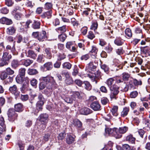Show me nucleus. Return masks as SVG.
Returning <instances> with one entry per match:
<instances>
[{
	"mask_svg": "<svg viewBox=\"0 0 150 150\" xmlns=\"http://www.w3.org/2000/svg\"><path fill=\"white\" fill-rule=\"evenodd\" d=\"M51 84H56V82L52 76H47L42 78V81L39 85L40 90H42L46 87V88L50 89Z\"/></svg>",
	"mask_w": 150,
	"mask_h": 150,
	"instance_id": "f257e3e1",
	"label": "nucleus"
},
{
	"mask_svg": "<svg viewBox=\"0 0 150 150\" xmlns=\"http://www.w3.org/2000/svg\"><path fill=\"white\" fill-rule=\"evenodd\" d=\"M32 35L33 38L37 39L40 41L42 42L47 39L46 33L44 30H42L40 32H33Z\"/></svg>",
	"mask_w": 150,
	"mask_h": 150,
	"instance_id": "f03ea898",
	"label": "nucleus"
},
{
	"mask_svg": "<svg viewBox=\"0 0 150 150\" xmlns=\"http://www.w3.org/2000/svg\"><path fill=\"white\" fill-rule=\"evenodd\" d=\"M128 129V128L126 126L120 127L119 129L116 128L115 131L113 132V135L116 138H120L122 136V134L125 133Z\"/></svg>",
	"mask_w": 150,
	"mask_h": 150,
	"instance_id": "7ed1b4c3",
	"label": "nucleus"
},
{
	"mask_svg": "<svg viewBox=\"0 0 150 150\" xmlns=\"http://www.w3.org/2000/svg\"><path fill=\"white\" fill-rule=\"evenodd\" d=\"M110 96L111 99H117V95L119 92V88L117 86L113 85L112 86L110 87Z\"/></svg>",
	"mask_w": 150,
	"mask_h": 150,
	"instance_id": "20e7f679",
	"label": "nucleus"
},
{
	"mask_svg": "<svg viewBox=\"0 0 150 150\" xmlns=\"http://www.w3.org/2000/svg\"><path fill=\"white\" fill-rule=\"evenodd\" d=\"M7 114L8 120L11 122L14 121L18 117L17 114L13 109H9Z\"/></svg>",
	"mask_w": 150,
	"mask_h": 150,
	"instance_id": "39448f33",
	"label": "nucleus"
},
{
	"mask_svg": "<svg viewBox=\"0 0 150 150\" xmlns=\"http://www.w3.org/2000/svg\"><path fill=\"white\" fill-rule=\"evenodd\" d=\"M100 75V72L99 71H97L94 74L91 73L87 75L88 77L90 78L92 82H94L97 84L99 79Z\"/></svg>",
	"mask_w": 150,
	"mask_h": 150,
	"instance_id": "423d86ee",
	"label": "nucleus"
},
{
	"mask_svg": "<svg viewBox=\"0 0 150 150\" xmlns=\"http://www.w3.org/2000/svg\"><path fill=\"white\" fill-rule=\"evenodd\" d=\"M8 90L10 93L14 95L16 98L19 96L20 92L18 91L17 87L16 85L10 86Z\"/></svg>",
	"mask_w": 150,
	"mask_h": 150,
	"instance_id": "0eeeda50",
	"label": "nucleus"
},
{
	"mask_svg": "<svg viewBox=\"0 0 150 150\" xmlns=\"http://www.w3.org/2000/svg\"><path fill=\"white\" fill-rule=\"evenodd\" d=\"M141 54H144L146 57L150 56V48L148 46L140 47Z\"/></svg>",
	"mask_w": 150,
	"mask_h": 150,
	"instance_id": "6e6552de",
	"label": "nucleus"
},
{
	"mask_svg": "<svg viewBox=\"0 0 150 150\" xmlns=\"http://www.w3.org/2000/svg\"><path fill=\"white\" fill-rule=\"evenodd\" d=\"M53 68V64L52 62H47L45 63L41 68L42 70L50 71Z\"/></svg>",
	"mask_w": 150,
	"mask_h": 150,
	"instance_id": "1a4fd4ad",
	"label": "nucleus"
},
{
	"mask_svg": "<svg viewBox=\"0 0 150 150\" xmlns=\"http://www.w3.org/2000/svg\"><path fill=\"white\" fill-rule=\"evenodd\" d=\"M74 137L72 136L69 134H67L66 136V143L68 144H72L75 141Z\"/></svg>",
	"mask_w": 150,
	"mask_h": 150,
	"instance_id": "9d476101",
	"label": "nucleus"
},
{
	"mask_svg": "<svg viewBox=\"0 0 150 150\" xmlns=\"http://www.w3.org/2000/svg\"><path fill=\"white\" fill-rule=\"evenodd\" d=\"M44 103V102L42 101H38L36 104V110L35 112H34V114L35 115H37L38 113L40 110H41L42 109V106Z\"/></svg>",
	"mask_w": 150,
	"mask_h": 150,
	"instance_id": "9b49d317",
	"label": "nucleus"
},
{
	"mask_svg": "<svg viewBox=\"0 0 150 150\" xmlns=\"http://www.w3.org/2000/svg\"><path fill=\"white\" fill-rule=\"evenodd\" d=\"M0 23L3 24L10 25L13 22L11 19L5 17H3L0 19Z\"/></svg>",
	"mask_w": 150,
	"mask_h": 150,
	"instance_id": "f8f14e48",
	"label": "nucleus"
},
{
	"mask_svg": "<svg viewBox=\"0 0 150 150\" xmlns=\"http://www.w3.org/2000/svg\"><path fill=\"white\" fill-rule=\"evenodd\" d=\"M91 107L95 111H97L99 110L100 105L98 102L97 101H94L91 105Z\"/></svg>",
	"mask_w": 150,
	"mask_h": 150,
	"instance_id": "ddd939ff",
	"label": "nucleus"
},
{
	"mask_svg": "<svg viewBox=\"0 0 150 150\" xmlns=\"http://www.w3.org/2000/svg\"><path fill=\"white\" fill-rule=\"evenodd\" d=\"M49 117L48 115L46 113L42 114L39 116V120L44 122H46Z\"/></svg>",
	"mask_w": 150,
	"mask_h": 150,
	"instance_id": "4468645a",
	"label": "nucleus"
},
{
	"mask_svg": "<svg viewBox=\"0 0 150 150\" xmlns=\"http://www.w3.org/2000/svg\"><path fill=\"white\" fill-rule=\"evenodd\" d=\"M80 112L81 114L87 115L91 113L92 111L89 108L85 107L81 109L80 110Z\"/></svg>",
	"mask_w": 150,
	"mask_h": 150,
	"instance_id": "2eb2a0df",
	"label": "nucleus"
},
{
	"mask_svg": "<svg viewBox=\"0 0 150 150\" xmlns=\"http://www.w3.org/2000/svg\"><path fill=\"white\" fill-rule=\"evenodd\" d=\"M16 31L15 27L13 26H10L6 29V33L9 35H13L15 34Z\"/></svg>",
	"mask_w": 150,
	"mask_h": 150,
	"instance_id": "dca6fc26",
	"label": "nucleus"
},
{
	"mask_svg": "<svg viewBox=\"0 0 150 150\" xmlns=\"http://www.w3.org/2000/svg\"><path fill=\"white\" fill-rule=\"evenodd\" d=\"M26 55L28 57H30L34 59H35L37 56L36 54L32 50H29L28 51Z\"/></svg>",
	"mask_w": 150,
	"mask_h": 150,
	"instance_id": "f3484780",
	"label": "nucleus"
},
{
	"mask_svg": "<svg viewBox=\"0 0 150 150\" xmlns=\"http://www.w3.org/2000/svg\"><path fill=\"white\" fill-rule=\"evenodd\" d=\"M72 95L73 98H74V99L76 102L78 101V99L80 100L82 98L80 93L78 91L74 92Z\"/></svg>",
	"mask_w": 150,
	"mask_h": 150,
	"instance_id": "a211bd4d",
	"label": "nucleus"
},
{
	"mask_svg": "<svg viewBox=\"0 0 150 150\" xmlns=\"http://www.w3.org/2000/svg\"><path fill=\"white\" fill-rule=\"evenodd\" d=\"M21 64L26 67L29 66L33 62V61L30 59H24L21 60Z\"/></svg>",
	"mask_w": 150,
	"mask_h": 150,
	"instance_id": "6ab92c4d",
	"label": "nucleus"
},
{
	"mask_svg": "<svg viewBox=\"0 0 150 150\" xmlns=\"http://www.w3.org/2000/svg\"><path fill=\"white\" fill-rule=\"evenodd\" d=\"M45 53L46 54L47 57L48 59H50L51 58L52 56L51 52H53V50L50 48H47L45 49Z\"/></svg>",
	"mask_w": 150,
	"mask_h": 150,
	"instance_id": "aec40b11",
	"label": "nucleus"
},
{
	"mask_svg": "<svg viewBox=\"0 0 150 150\" xmlns=\"http://www.w3.org/2000/svg\"><path fill=\"white\" fill-rule=\"evenodd\" d=\"M14 110L18 112H21L23 111V105L21 103H18L15 105Z\"/></svg>",
	"mask_w": 150,
	"mask_h": 150,
	"instance_id": "412c9836",
	"label": "nucleus"
},
{
	"mask_svg": "<svg viewBox=\"0 0 150 150\" xmlns=\"http://www.w3.org/2000/svg\"><path fill=\"white\" fill-rule=\"evenodd\" d=\"M62 98L66 102L68 103L71 104L73 103L74 101L76 102L74 99V98L72 97V95L71 96V97H66L64 98L63 97Z\"/></svg>",
	"mask_w": 150,
	"mask_h": 150,
	"instance_id": "4be33fe9",
	"label": "nucleus"
},
{
	"mask_svg": "<svg viewBox=\"0 0 150 150\" xmlns=\"http://www.w3.org/2000/svg\"><path fill=\"white\" fill-rule=\"evenodd\" d=\"M82 87H84L86 90L90 91L91 90L92 86L90 83L88 81L83 82Z\"/></svg>",
	"mask_w": 150,
	"mask_h": 150,
	"instance_id": "5701e85b",
	"label": "nucleus"
},
{
	"mask_svg": "<svg viewBox=\"0 0 150 150\" xmlns=\"http://www.w3.org/2000/svg\"><path fill=\"white\" fill-rule=\"evenodd\" d=\"M2 58L7 62L11 58L12 56L11 54H9L8 52H3Z\"/></svg>",
	"mask_w": 150,
	"mask_h": 150,
	"instance_id": "b1692460",
	"label": "nucleus"
},
{
	"mask_svg": "<svg viewBox=\"0 0 150 150\" xmlns=\"http://www.w3.org/2000/svg\"><path fill=\"white\" fill-rule=\"evenodd\" d=\"M11 65L13 68L16 69L19 65L18 60L16 59H13L11 61Z\"/></svg>",
	"mask_w": 150,
	"mask_h": 150,
	"instance_id": "393cba45",
	"label": "nucleus"
},
{
	"mask_svg": "<svg viewBox=\"0 0 150 150\" xmlns=\"http://www.w3.org/2000/svg\"><path fill=\"white\" fill-rule=\"evenodd\" d=\"M52 11L50 10L49 11L45 12L42 13L41 15V17L44 18L47 17V18H49L52 16Z\"/></svg>",
	"mask_w": 150,
	"mask_h": 150,
	"instance_id": "a878e982",
	"label": "nucleus"
},
{
	"mask_svg": "<svg viewBox=\"0 0 150 150\" xmlns=\"http://www.w3.org/2000/svg\"><path fill=\"white\" fill-rule=\"evenodd\" d=\"M129 110V108L127 107H125L123 108V110L121 112V115L122 117H125L126 116Z\"/></svg>",
	"mask_w": 150,
	"mask_h": 150,
	"instance_id": "bb28decb",
	"label": "nucleus"
},
{
	"mask_svg": "<svg viewBox=\"0 0 150 150\" xmlns=\"http://www.w3.org/2000/svg\"><path fill=\"white\" fill-rule=\"evenodd\" d=\"M118 107L117 106H115L110 110L112 115L114 116H117L118 115Z\"/></svg>",
	"mask_w": 150,
	"mask_h": 150,
	"instance_id": "cd10ccee",
	"label": "nucleus"
},
{
	"mask_svg": "<svg viewBox=\"0 0 150 150\" xmlns=\"http://www.w3.org/2000/svg\"><path fill=\"white\" fill-rule=\"evenodd\" d=\"M40 23L39 21H34L32 25V27L35 29H39L40 28Z\"/></svg>",
	"mask_w": 150,
	"mask_h": 150,
	"instance_id": "c85d7f7f",
	"label": "nucleus"
},
{
	"mask_svg": "<svg viewBox=\"0 0 150 150\" xmlns=\"http://www.w3.org/2000/svg\"><path fill=\"white\" fill-rule=\"evenodd\" d=\"M126 140L129 142L132 143H134L135 140V138L133 137L132 135H129L126 137Z\"/></svg>",
	"mask_w": 150,
	"mask_h": 150,
	"instance_id": "c756f323",
	"label": "nucleus"
},
{
	"mask_svg": "<svg viewBox=\"0 0 150 150\" xmlns=\"http://www.w3.org/2000/svg\"><path fill=\"white\" fill-rule=\"evenodd\" d=\"M122 79L124 81H127L130 76V74L128 73L124 72L122 75Z\"/></svg>",
	"mask_w": 150,
	"mask_h": 150,
	"instance_id": "7c9ffc66",
	"label": "nucleus"
},
{
	"mask_svg": "<svg viewBox=\"0 0 150 150\" xmlns=\"http://www.w3.org/2000/svg\"><path fill=\"white\" fill-rule=\"evenodd\" d=\"M114 43L118 46H120L122 45L123 42L120 38H117L114 41Z\"/></svg>",
	"mask_w": 150,
	"mask_h": 150,
	"instance_id": "2f4dec72",
	"label": "nucleus"
},
{
	"mask_svg": "<svg viewBox=\"0 0 150 150\" xmlns=\"http://www.w3.org/2000/svg\"><path fill=\"white\" fill-rule=\"evenodd\" d=\"M114 81V80L113 78H109L107 81L106 83L110 88L112 86V85L113 84Z\"/></svg>",
	"mask_w": 150,
	"mask_h": 150,
	"instance_id": "473e14b6",
	"label": "nucleus"
},
{
	"mask_svg": "<svg viewBox=\"0 0 150 150\" xmlns=\"http://www.w3.org/2000/svg\"><path fill=\"white\" fill-rule=\"evenodd\" d=\"M37 61L39 63H42L45 61V57L43 54L39 55L37 59Z\"/></svg>",
	"mask_w": 150,
	"mask_h": 150,
	"instance_id": "72a5a7b5",
	"label": "nucleus"
},
{
	"mask_svg": "<svg viewBox=\"0 0 150 150\" xmlns=\"http://www.w3.org/2000/svg\"><path fill=\"white\" fill-rule=\"evenodd\" d=\"M28 73L30 75H33L37 74L38 73V72L36 69H29L28 70Z\"/></svg>",
	"mask_w": 150,
	"mask_h": 150,
	"instance_id": "f704fd0d",
	"label": "nucleus"
},
{
	"mask_svg": "<svg viewBox=\"0 0 150 150\" xmlns=\"http://www.w3.org/2000/svg\"><path fill=\"white\" fill-rule=\"evenodd\" d=\"M13 77H11L10 76H8V78H7L4 81V83L5 84H7L8 83H11L13 81Z\"/></svg>",
	"mask_w": 150,
	"mask_h": 150,
	"instance_id": "c9c22d12",
	"label": "nucleus"
},
{
	"mask_svg": "<svg viewBox=\"0 0 150 150\" xmlns=\"http://www.w3.org/2000/svg\"><path fill=\"white\" fill-rule=\"evenodd\" d=\"M16 82L19 84H21L24 81V78L23 76H17L16 78Z\"/></svg>",
	"mask_w": 150,
	"mask_h": 150,
	"instance_id": "e433bc0d",
	"label": "nucleus"
},
{
	"mask_svg": "<svg viewBox=\"0 0 150 150\" xmlns=\"http://www.w3.org/2000/svg\"><path fill=\"white\" fill-rule=\"evenodd\" d=\"M8 75L6 71L2 72L0 73V78L1 80H5L7 78H8Z\"/></svg>",
	"mask_w": 150,
	"mask_h": 150,
	"instance_id": "4c0bfd02",
	"label": "nucleus"
},
{
	"mask_svg": "<svg viewBox=\"0 0 150 150\" xmlns=\"http://www.w3.org/2000/svg\"><path fill=\"white\" fill-rule=\"evenodd\" d=\"M12 13L14 16L15 18L17 20H20L22 16V15L20 13L18 12Z\"/></svg>",
	"mask_w": 150,
	"mask_h": 150,
	"instance_id": "58836bf2",
	"label": "nucleus"
},
{
	"mask_svg": "<svg viewBox=\"0 0 150 150\" xmlns=\"http://www.w3.org/2000/svg\"><path fill=\"white\" fill-rule=\"evenodd\" d=\"M72 65L69 62H65L62 64L63 67L64 68L70 69Z\"/></svg>",
	"mask_w": 150,
	"mask_h": 150,
	"instance_id": "ea45409f",
	"label": "nucleus"
},
{
	"mask_svg": "<svg viewBox=\"0 0 150 150\" xmlns=\"http://www.w3.org/2000/svg\"><path fill=\"white\" fill-rule=\"evenodd\" d=\"M74 124L76 127L80 128L82 126V122L78 120H76L74 121Z\"/></svg>",
	"mask_w": 150,
	"mask_h": 150,
	"instance_id": "a19ab883",
	"label": "nucleus"
},
{
	"mask_svg": "<svg viewBox=\"0 0 150 150\" xmlns=\"http://www.w3.org/2000/svg\"><path fill=\"white\" fill-rule=\"evenodd\" d=\"M116 53L118 55H121L124 52V51L123 50L122 47H120L115 50Z\"/></svg>",
	"mask_w": 150,
	"mask_h": 150,
	"instance_id": "79ce46f5",
	"label": "nucleus"
},
{
	"mask_svg": "<svg viewBox=\"0 0 150 150\" xmlns=\"http://www.w3.org/2000/svg\"><path fill=\"white\" fill-rule=\"evenodd\" d=\"M67 36L65 33H62L58 36V38L60 41L62 42L64 41L66 38Z\"/></svg>",
	"mask_w": 150,
	"mask_h": 150,
	"instance_id": "37998d69",
	"label": "nucleus"
},
{
	"mask_svg": "<svg viewBox=\"0 0 150 150\" xmlns=\"http://www.w3.org/2000/svg\"><path fill=\"white\" fill-rule=\"evenodd\" d=\"M55 84H51V88L50 89H49L46 88L44 91V93L46 95H48L50 93V92L52 91V88L53 86H54Z\"/></svg>",
	"mask_w": 150,
	"mask_h": 150,
	"instance_id": "c03bdc74",
	"label": "nucleus"
},
{
	"mask_svg": "<svg viewBox=\"0 0 150 150\" xmlns=\"http://www.w3.org/2000/svg\"><path fill=\"white\" fill-rule=\"evenodd\" d=\"M5 4L8 7L12 6L14 4L13 0H5Z\"/></svg>",
	"mask_w": 150,
	"mask_h": 150,
	"instance_id": "a18cd8bd",
	"label": "nucleus"
},
{
	"mask_svg": "<svg viewBox=\"0 0 150 150\" xmlns=\"http://www.w3.org/2000/svg\"><path fill=\"white\" fill-rule=\"evenodd\" d=\"M8 64L7 62L3 59L2 58L0 59V66L3 67L8 65Z\"/></svg>",
	"mask_w": 150,
	"mask_h": 150,
	"instance_id": "49530a36",
	"label": "nucleus"
},
{
	"mask_svg": "<svg viewBox=\"0 0 150 150\" xmlns=\"http://www.w3.org/2000/svg\"><path fill=\"white\" fill-rule=\"evenodd\" d=\"M67 134L65 132H62L60 133L58 136V139L59 140H62L66 136Z\"/></svg>",
	"mask_w": 150,
	"mask_h": 150,
	"instance_id": "de8ad7c7",
	"label": "nucleus"
},
{
	"mask_svg": "<svg viewBox=\"0 0 150 150\" xmlns=\"http://www.w3.org/2000/svg\"><path fill=\"white\" fill-rule=\"evenodd\" d=\"M26 69L24 68H21L19 70V75L23 76L25 75Z\"/></svg>",
	"mask_w": 150,
	"mask_h": 150,
	"instance_id": "09e8293b",
	"label": "nucleus"
},
{
	"mask_svg": "<svg viewBox=\"0 0 150 150\" xmlns=\"http://www.w3.org/2000/svg\"><path fill=\"white\" fill-rule=\"evenodd\" d=\"M115 130L116 128L112 129L110 128H106L105 129V132L106 133L108 134H110L112 133L113 134V132L114 131H115Z\"/></svg>",
	"mask_w": 150,
	"mask_h": 150,
	"instance_id": "8fccbe9b",
	"label": "nucleus"
},
{
	"mask_svg": "<svg viewBox=\"0 0 150 150\" xmlns=\"http://www.w3.org/2000/svg\"><path fill=\"white\" fill-rule=\"evenodd\" d=\"M6 71L8 75H12L14 74V71L12 69L8 67L6 70Z\"/></svg>",
	"mask_w": 150,
	"mask_h": 150,
	"instance_id": "3c124183",
	"label": "nucleus"
},
{
	"mask_svg": "<svg viewBox=\"0 0 150 150\" xmlns=\"http://www.w3.org/2000/svg\"><path fill=\"white\" fill-rule=\"evenodd\" d=\"M9 10L6 7L2 8L0 9V12L3 14H6L8 13Z\"/></svg>",
	"mask_w": 150,
	"mask_h": 150,
	"instance_id": "603ef678",
	"label": "nucleus"
},
{
	"mask_svg": "<svg viewBox=\"0 0 150 150\" xmlns=\"http://www.w3.org/2000/svg\"><path fill=\"white\" fill-rule=\"evenodd\" d=\"M126 35L129 37L132 36V34L131 30L129 28H127L125 31Z\"/></svg>",
	"mask_w": 150,
	"mask_h": 150,
	"instance_id": "864d4df0",
	"label": "nucleus"
},
{
	"mask_svg": "<svg viewBox=\"0 0 150 150\" xmlns=\"http://www.w3.org/2000/svg\"><path fill=\"white\" fill-rule=\"evenodd\" d=\"M52 6V3L47 2L45 4V8L46 9L48 10L51 8Z\"/></svg>",
	"mask_w": 150,
	"mask_h": 150,
	"instance_id": "5fc2aeb1",
	"label": "nucleus"
},
{
	"mask_svg": "<svg viewBox=\"0 0 150 150\" xmlns=\"http://www.w3.org/2000/svg\"><path fill=\"white\" fill-rule=\"evenodd\" d=\"M101 67L102 69L104 71L108 73L109 70V67L106 64H103L101 65Z\"/></svg>",
	"mask_w": 150,
	"mask_h": 150,
	"instance_id": "6e6d98bb",
	"label": "nucleus"
},
{
	"mask_svg": "<svg viewBox=\"0 0 150 150\" xmlns=\"http://www.w3.org/2000/svg\"><path fill=\"white\" fill-rule=\"evenodd\" d=\"M37 83L38 81L36 79H33L30 81V83L31 85L35 88L36 87Z\"/></svg>",
	"mask_w": 150,
	"mask_h": 150,
	"instance_id": "4d7b16f0",
	"label": "nucleus"
},
{
	"mask_svg": "<svg viewBox=\"0 0 150 150\" xmlns=\"http://www.w3.org/2000/svg\"><path fill=\"white\" fill-rule=\"evenodd\" d=\"M96 66L94 65L92 62H90L88 64V67L92 71H94L96 68Z\"/></svg>",
	"mask_w": 150,
	"mask_h": 150,
	"instance_id": "13d9d810",
	"label": "nucleus"
},
{
	"mask_svg": "<svg viewBox=\"0 0 150 150\" xmlns=\"http://www.w3.org/2000/svg\"><path fill=\"white\" fill-rule=\"evenodd\" d=\"M132 82L135 86L141 85L142 84V81L140 80H137L136 79H134L133 80Z\"/></svg>",
	"mask_w": 150,
	"mask_h": 150,
	"instance_id": "bf43d9fd",
	"label": "nucleus"
},
{
	"mask_svg": "<svg viewBox=\"0 0 150 150\" xmlns=\"http://www.w3.org/2000/svg\"><path fill=\"white\" fill-rule=\"evenodd\" d=\"M87 37L88 38L92 40L95 38V36L92 31H90L88 33Z\"/></svg>",
	"mask_w": 150,
	"mask_h": 150,
	"instance_id": "052dcab7",
	"label": "nucleus"
},
{
	"mask_svg": "<svg viewBox=\"0 0 150 150\" xmlns=\"http://www.w3.org/2000/svg\"><path fill=\"white\" fill-rule=\"evenodd\" d=\"M29 98V96L28 95H21V99L23 101L27 100Z\"/></svg>",
	"mask_w": 150,
	"mask_h": 150,
	"instance_id": "680f3d73",
	"label": "nucleus"
},
{
	"mask_svg": "<svg viewBox=\"0 0 150 150\" xmlns=\"http://www.w3.org/2000/svg\"><path fill=\"white\" fill-rule=\"evenodd\" d=\"M98 25L97 22H94L93 23L92 25L91 26V29L95 30L97 28Z\"/></svg>",
	"mask_w": 150,
	"mask_h": 150,
	"instance_id": "e2e57ef3",
	"label": "nucleus"
},
{
	"mask_svg": "<svg viewBox=\"0 0 150 150\" xmlns=\"http://www.w3.org/2000/svg\"><path fill=\"white\" fill-rule=\"evenodd\" d=\"M57 30L59 31H60L61 33H64L66 31L67 28L65 25H63L62 27L58 28Z\"/></svg>",
	"mask_w": 150,
	"mask_h": 150,
	"instance_id": "0e129e2a",
	"label": "nucleus"
},
{
	"mask_svg": "<svg viewBox=\"0 0 150 150\" xmlns=\"http://www.w3.org/2000/svg\"><path fill=\"white\" fill-rule=\"evenodd\" d=\"M138 94L137 91H134L131 93L130 96L131 98H136Z\"/></svg>",
	"mask_w": 150,
	"mask_h": 150,
	"instance_id": "69168bd1",
	"label": "nucleus"
},
{
	"mask_svg": "<svg viewBox=\"0 0 150 150\" xmlns=\"http://www.w3.org/2000/svg\"><path fill=\"white\" fill-rule=\"evenodd\" d=\"M5 121L3 117L1 116L0 117V125L4 128L5 127Z\"/></svg>",
	"mask_w": 150,
	"mask_h": 150,
	"instance_id": "338daca9",
	"label": "nucleus"
},
{
	"mask_svg": "<svg viewBox=\"0 0 150 150\" xmlns=\"http://www.w3.org/2000/svg\"><path fill=\"white\" fill-rule=\"evenodd\" d=\"M122 149L123 150H130V147L127 144H124L122 145Z\"/></svg>",
	"mask_w": 150,
	"mask_h": 150,
	"instance_id": "774afa93",
	"label": "nucleus"
}]
</instances>
